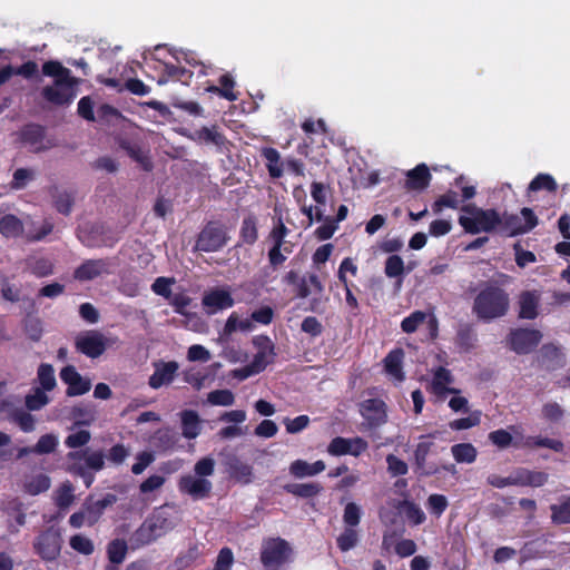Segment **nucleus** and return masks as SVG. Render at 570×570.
I'll use <instances>...</instances> for the list:
<instances>
[{
    "instance_id": "obj_1",
    "label": "nucleus",
    "mask_w": 570,
    "mask_h": 570,
    "mask_svg": "<svg viewBox=\"0 0 570 570\" xmlns=\"http://www.w3.org/2000/svg\"><path fill=\"white\" fill-rule=\"evenodd\" d=\"M42 73L55 79L53 85L42 88V98L55 106H69L77 96L79 79L58 60L46 61L42 65Z\"/></svg>"
},
{
    "instance_id": "obj_2",
    "label": "nucleus",
    "mask_w": 570,
    "mask_h": 570,
    "mask_svg": "<svg viewBox=\"0 0 570 570\" xmlns=\"http://www.w3.org/2000/svg\"><path fill=\"white\" fill-rule=\"evenodd\" d=\"M509 307V294L497 284L487 283L474 297L472 313L478 320L490 322L507 315Z\"/></svg>"
},
{
    "instance_id": "obj_3",
    "label": "nucleus",
    "mask_w": 570,
    "mask_h": 570,
    "mask_svg": "<svg viewBox=\"0 0 570 570\" xmlns=\"http://www.w3.org/2000/svg\"><path fill=\"white\" fill-rule=\"evenodd\" d=\"M67 471L82 479L86 488H90L95 481V472L105 469V454L101 450L92 451L89 448L70 451L66 455Z\"/></svg>"
},
{
    "instance_id": "obj_4",
    "label": "nucleus",
    "mask_w": 570,
    "mask_h": 570,
    "mask_svg": "<svg viewBox=\"0 0 570 570\" xmlns=\"http://www.w3.org/2000/svg\"><path fill=\"white\" fill-rule=\"evenodd\" d=\"M460 209L463 215L458 220L468 234L492 233L501 224V215L493 208L483 209L475 204H465Z\"/></svg>"
},
{
    "instance_id": "obj_5",
    "label": "nucleus",
    "mask_w": 570,
    "mask_h": 570,
    "mask_svg": "<svg viewBox=\"0 0 570 570\" xmlns=\"http://www.w3.org/2000/svg\"><path fill=\"white\" fill-rule=\"evenodd\" d=\"M173 529L171 521L161 513H154L146 518L144 522L129 537V547L131 550L148 546Z\"/></svg>"
},
{
    "instance_id": "obj_6",
    "label": "nucleus",
    "mask_w": 570,
    "mask_h": 570,
    "mask_svg": "<svg viewBox=\"0 0 570 570\" xmlns=\"http://www.w3.org/2000/svg\"><path fill=\"white\" fill-rule=\"evenodd\" d=\"M438 432L421 435L419 443L416 444L413 456L415 472L421 476H432L439 474L441 471L453 472L455 470L454 464L451 465H439L436 463H429L428 456L434 452L435 443L432 441Z\"/></svg>"
},
{
    "instance_id": "obj_7",
    "label": "nucleus",
    "mask_w": 570,
    "mask_h": 570,
    "mask_svg": "<svg viewBox=\"0 0 570 570\" xmlns=\"http://www.w3.org/2000/svg\"><path fill=\"white\" fill-rule=\"evenodd\" d=\"M229 236L226 227L217 220L205 224L195 242V250L214 253L220 250L228 243Z\"/></svg>"
},
{
    "instance_id": "obj_8",
    "label": "nucleus",
    "mask_w": 570,
    "mask_h": 570,
    "mask_svg": "<svg viewBox=\"0 0 570 570\" xmlns=\"http://www.w3.org/2000/svg\"><path fill=\"white\" fill-rule=\"evenodd\" d=\"M521 217L515 214L504 213L499 224L500 232L509 237L523 235L532 230L538 225V217L529 207L520 210Z\"/></svg>"
},
{
    "instance_id": "obj_9",
    "label": "nucleus",
    "mask_w": 570,
    "mask_h": 570,
    "mask_svg": "<svg viewBox=\"0 0 570 570\" xmlns=\"http://www.w3.org/2000/svg\"><path fill=\"white\" fill-rule=\"evenodd\" d=\"M358 412L364 420L361 425L363 430H376L387 422V405L382 399L363 400L358 404Z\"/></svg>"
},
{
    "instance_id": "obj_10",
    "label": "nucleus",
    "mask_w": 570,
    "mask_h": 570,
    "mask_svg": "<svg viewBox=\"0 0 570 570\" xmlns=\"http://www.w3.org/2000/svg\"><path fill=\"white\" fill-rule=\"evenodd\" d=\"M542 334L534 328H513L510 331L507 343L519 355L531 353L541 342Z\"/></svg>"
},
{
    "instance_id": "obj_11",
    "label": "nucleus",
    "mask_w": 570,
    "mask_h": 570,
    "mask_svg": "<svg viewBox=\"0 0 570 570\" xmlns=\"http://www.w3.org/2000/svg\"><path fill=\"white\" fill-rule=\"evenodd\" d=\"M291 553L292 549L286 540L272 538L263 544L261 561L266 568L279 567L288 560Z\"/></svg>"
},
{
    "instance_id": "obj_12",
    "label": "nucleus",
    "mask_w": 570,
    "mask_h": 570,
    "mask_svg": "<svg viewBox=\"0 0 570 570\" xmlns=\"http://www.w3.org/2000/svg\"><path fill=\"white\" fill-rule=\"evenodd\" d=\"M75 347L77 352L90 358H97L105 353L107 344L100 332L87 331L76 337Z\"/></svg>"
},
{
    "instance_id": "obj_13",
    "label": "nucleus",
    "mask_w": 570,
    "mask_h": 570,
    "mask_svg": "<svg viewBox=\"0 0 570 570\" xmlns=\"http://www.w3.org/2000/svg\"><path fill=\"white\" fill-rule=\"evenodd\" d=\"M61 542L60 532L49 528L37 537L35 550L43 560L52 561L60 554Z\"/></svg>"
},
{
    "instance_id": "obj_14",
    "label": "nucleus",
    "mask_w": 570,
    "mask_h": 570,
    "mask_svg": "<svg viewBox=\"0 0 570 570\" xmlns=\"http://www.w3.org/2000/svg\"><path fill=\"white\" fill-rule=\"evenodd\" d=\"M368 448L367 441H365L361 436H355L352 439H346L343 436H335L332 439L327 446L328 454L333 456H341V455H353V456H360L362 453H364Z\"/></svg>"
},
{
    "instance_id": "obj_15",
    "label": "nucleus",
    "mask_w": 570,
    "mask_h": 570,
    "mask_svg": "<svg viewBox=\"0 0 570 570\" xmlns=\"http://www.w3.org/2000/svg\"><path fill=\"white\" fill-rule=\"evenodd\" d=\"M112 263L109 258L86 259L73 272V277L80 282L92 281L102 275L111 274Z\"/></svg>"
},
{
    "instance_id": "obj_16",
    "label": "nucleus",
    "mask_w": 570,
    "mask_h": 570,
    "mask_svg": "<svg viewBox=\"0 0 570 570\" xmlns=\"http://www.w3.org/2000/svg\"><path fill=\"white\" fill-rule=\"evenodd\" d=\"M178 489L181 493L190 495L194 500H202L209 497L213 484L207 479L187 474L180 476Z\"/></svg>"
},
{
    "instance_id": "obj_17",
    "label": "nucleus",
    "mask_w": 570,
    "mask_h": 570,
    "mask_svg": "<svg viewBox=\"0 0 570 570\" xmlns=\"http://www.w3.org/2000/svg\"><path fill=\"white\" fill-rule=\"evenodd\" d=\"M253 345L257 348L252 363L263 372L268 364L273 363L275 353V345L269 336L256 335L253 337Z\"/></svg>"
},
{
    "instance_id": "obj_18",
    "label": "nucleus",
    "mask_w": 570,
    "mask_h": 570,
    "mask_svg": "<svg viewBox=\"0 0 570 570\" xmlns=\"http://www.w3.org/2000/svg\"><path fill=\"white\" fill-rule=\"evenodd\" d=\"M155 371L148 380L151 389L157 390L170 384L177 375L179 364L176 361H158L154 363Z\"/></svg>"
},
{
    "instance_id": "obj_19",
    "label": "nucleus",
    "mask_w": 570,
    "mask_h": 570,
    "mask_svg": "<svg viewBox=\"0 0 570 570\" xmlns=\"http://www.w3.org/2000/svg\"><path fill=\"white\" fill-rule=\"evenodd\" d=\"M117 502V495L114 493H107L99 500H94L92 495H89L83 502V509L87 512V525H95L105 510Z\"/></svg>"
},
{
    "instance_id": "obj_20",
    "label": "nucleus",
    "mask_w": 570,
    "mask_h": 570,
    "mask_svg": "<svg viewBox=\"0 0 570 570\" xmlns=\"http://www.w3.org/2000/svg\"><path fill=\"white\" fill-rule=\"evenodd\" d=\"M58 439L55 434L48 433L41 435L33 446H21L17 450V458L23 459L29 454H50L56 451Z\"/></svg>"
},
{
    "instance_id": "obj_21",
    "label": "nucleus",
    "mask_w": 570,
    "mask_h": 570,
    "mask_svg": "<svg viewBox=\"0 0 570 570\" xmlns=\"http://www.w3.org/2000/svg\"><path fill=\"white\" fill-rule=\"evenodd\" d=\"M432 175L425 164H419L406 173L405 188L407 190H424L430 186Z\"/></svg>"
},
{
    "instance_id": "obj_22",
    "label": "nucleus",
    "mask_w": 570,
    "mask_h": 570,
    "mask_svg": "<svg viewBox=\"0 0 570 570\" xmlns=\"http://www.w3.org/2000/svg\"><path fill=\"white\" fill-rule=\"evenodd\" d=\"M453 382V375L451 371L439 366L433 371V379L431 382V392L434 393L439 397H443L445 394H456L460 391L454 387H449V385Z\"/></svg>"
},
{
    "instance_id": "obj_23",
    "label": "nucleus",
    "mask_w": 570,
    "mask_h": 570,
    "mask_svg": "<svg viewBox=\"0 0 570 570\" xmlns=\"http://www.w3.org/2000/svg\"><path fill=\"white\" fill-rule=\"evenodd\" d=\"M227 472L232 479L242 483L249 484L253 481V466L237 456H232L226 462Z\"/></svg>"
},
{
    "instance_id": "obj_24",
    "label": "nucleus",
    "mask_w": 570,
    "mask_h": 570,
    "mask_svg": "<svg viewBox=\"0 0 570 570\" xmlns=\"http://www.w3.org/2000/svg\"><path fill=\"white\" fill-rule=\"evenodd\" d=\"M203 305L207 308L208 314H213L218 309L229 308L234 305V298L230 293L225 289H213L203 297Z\"/></svg>"
},
{
    "instance_id": "obj_25",
    "label": "nucleus",
    "mask_w": 570,
    "mask_h": 570,
    "mask_svg": "<svg viewBox=\"0 0 570 570\" xmlns=\"http://www.w3.org/2000/svg\"><path fill=\"white\" fill-rule=\"evenodd\" d=\"M478 334L474 326L470 323L461 324L456 331L455 346L464 353L473 351L478 346Z\"/></svg>"
},
{
    "instance_id": "obj_26",
    "label": "nucleus",
    "mask_w": 570,
    "mask_h": 570,
    "mask_svg": "<svg viewBox=\"0 0 570 570\" xmlns=\"http://www.w3.org/2000/svg\"><path fill=\"white\" fill-rule=\"evenodd\" d=\"M181 422V434L185 439H196L202 432V420L194 410H184L179 413Z\"/></svg>"
},
{
    "instance_id": "obj_27",
    "label": "nucleus",
    "mask_w": 570,
    "mask_h": 570,
    "mask_svg": "<svg viewBox=\"0 0 570 570\" xmlns=\"http://www.w3.org/2000/svg\"><path fill=\"white\" fill-rule=\"evenodd\" d=\"M403 348L396 347L390 351L383 361L385 372L399 382H403L405 380V374L403 372Z\"/></svg>"
},
{
    "instance_id": "obj_28",
    "label": "nucleus",
    "mask_w": 570,
    "mask_h": 570,
    "mask_svg": "<svg viewBox=\"0 0 570 570\" xmlns=\"http://www.w3.org/2000/svg\"><path fill=\"white\" fill-rule=\"evenodd\" d=\"M324 461L317 460L314 463H308L304 460H295L289 465V473L294 478L302 479L305 476H314L325 470Z\"/></svg>"
},
{
    "instance_id": "obj_29",
    "label": "nucleus",
    "mask_w": 570,
    "mask_h": 570,
    "mask_svg": "<svg viewBox=\"0 0 570 570\" xmlns=\"http://www.w3.org/2000/svg\"><path fill=\"white\" fill-rule=\"evenodd\" d=\"M45 127L38 124H27L19 131L21 142L35 148L36 151L42 149L40 146L45 138Z\"/></svg>"
},
{
    "instance_id": "obj_30",
    "label": "nucleus",
    "mask_w": 570,
    "mask_h": 570,
    "mask_svg": "<svg viewBox=\"0 0 570 570\" xmlns=\"http://www.w3.org/2000/svg\"><path fill=\"white\" fill-rule=\"evenodd\" d=\"M261 156L265 159V165L269 176L273 179H278L284 174V161L281 159L279 151L274 147H264L261 150Z\"/></svg>"
},
{
    "instance_id": "obj_31",
    "label": "nucleus",
    "mask_w": 570,
    "mask_h": 570,
    "mask_svg": "<svg viewBox=\"0 0 570 570\" xmlns=\"http://www.w3.org/2000/svg\"><path fill=\"white\" fill-rule=\"evenodd\" d=\"M283 489L286 493L302 499L315 498L323 491V487L318 482L287 483Z\"/></svg>"
},
{
    "instance_id": "obj_32",
    "label": "nucleus",
    "mask_w": 570,
    "mask_h": 570,
    "mask_svg": "<svg viewBox=\"0 0 570 570\" xmlns=\"http://www.w3.org/2000/svg\"><path fill=\"white\" fill-rule=\"evenodd\" d=\"M519 317L523 320H534L538 316L539 298L532 292H523L519 299Z\"/></svg>"
},
{
    "instance_id": "obj_33",
    "label": "nucleus",
    "mask_w": 570,
    "mask_h": 570,
    "mask_svg": "<svg viewBox=\"0 0 570 570\" xmlns=\"http://www.w3.org/2000/svg\"><path fill=\"white\" fill-rule=\"evenodd\" d=\"M258 239V228H257V218L255 215L250 214L244 217L240 229H239V240L245 245H254Z\"/></svg>"
},
{
    "instance_id": "obj_34",
    "label": "nucleus",
    "mask_w": 570,
    "mask_h": 570,
    "mask_svg": "<svg viewBox=\"0 0 570 570\" xmlns=\"http://www.w3.org/2000/svg\"><path fill=\"white\" fill-rule=\"evenodd\" d=\"M0 233L7 238L19 237L23 233V224L17 216L7 214L0 219Z\"/></svg>"
},
{
    "instance_id": "obj_35",
    "label": "nucleus",
    "mask_w": 570,
    "mask_h": 570,
    "mask_svg": "<svg viewBox=\"0 0 570 570\" xmlns=\"http://www.w3.org/2000/svg\"><path fill=\"white\" fill-rule=\"evenodd\" d=\"M522 448H547L551 449L554 452H562L564 450V444L560 440L542 438V436H528L521 443Z\"/></svg>"
},
{
    "instance_id": "obj_36",
    "label": "nucleus",
    "mask_w": 570,
    "mask_h": 570,
    "mask_svg": "<svg viewBox=\"0 0 570 570\" xmlns=\"http://www.w3.org/2000/svg\"><path fill=\"white\" fill-rule=\"evenodd\" d=\"M19 448L12 444L11 435L0 431V468L3 463L19 461L17 458V450Z\"/></svg>"
},
{
    "instance_id": "obj_37",
    "label": "nucleus",
    "mask_w": 570,
    "mask_h": 570,
    "mask_svg": "<svg viewBox=\"0 0 570 570\" xmlns=\"http://www.w3.org/2000/svg\"><path fill=\"white\" fill-rule=\"evenodd\" d=\"M128 544L124 539H114L107 546V556L110 563L117 566L124 562Z\"/></svg>"
},
{
    "instance_id": "obj_38",
    "label": "nucleus",
    "mask_w": 570,
    "mask_h": 570,
    "mask_svg": "<svg viewBox=\"0 0 570 570\" xmlns=\"http://www.w3.org/2000/svg\"><path fill=\"white\" fill-rule=\"evenodd\" d=\"M452 455L458 463H472L476 460V449L471 443H458L451 448Z\"/></svg>"
},
{
    "instance_id": "obj_39",
    "label": "nucleus",
    "mask_w": 570,
    "mask_h": 570,
    "mask_svg": "<svg viewBox=\"0 0 570 570\" xmlns=\"http://www.w3.org/2000/svg\"><path fill=\"white\" fill-rule=\"evenodd\" d=\"M337 548L342 552H347L358 543V532L355 528L345 527L343 532L336 539Z\"/></svg>"
},
{
    "instance_id": "obj_40",
    "label": "nucleus",
    "mask_w": 570,
    "mask_h": 570,
    "mask_svg": "<svg viewBox=\"0 0 570 570\" xmlns=\"http://www.w3.org/2000/svg\"><path fill=\"white\" fill-rule=\"evenodd\" d=\"M207 402L215 406H232L235 403V395L228 389L214 390L207 394Z\"/></svg>"
},
{
    "instance_id": "obj_41",
    "label": "nucleus",
    "mask_w": 570,
    "mask_h": 570,
    "mask_svg": "<svg viewBox=\"0 0 570 570\" xmlns=\"http://www.w3.org/2000/svg\"><path fill=\"white\" fill-rule=\"evenodd\" d=\"M38 381L41 390L51 391L56 386L55 370L51 364L41 363L38 367Z\"/></svg>"
},
{
    "instance_id": "obj_42",
    "label": "nucleus",
    "mask_w": 570,
    "mask_h": 570,
    "mask_svg": "<svg viewBox=\"0 0 570 570\" xmlns=\"http://www.w3.org/2000/svg\"><path fill=\"white\" fill-rule=\"evenodd\" d=\"M55 208L62 215H69L72 210V206L75 203L73 195L69 191H58L56 188V194L52 195Z\"/></svg>"
},
{
    "instance_id": "obj_43",
    "label": "nucleus",
    "mask_w": 570,
    "mask_h": 570,
    "mask_svg": "<svg viewBox=\"0 0 570 570\" xmlns=\"http://www.w3.org/2000/svg\"><path fill=\"white\" fill-rule=\"evenodd\" d=\"M551 520L554 524H570V498L560 504H552Z\"/></svg>"
},
{
    "instance_id": "obj_44",
    "label": "nucleus",
    "mask_w": 570,
    "mask_h": 570,
    "mask_svg": "<svg viewBox=\"0 0 570 570\" xmlns=\"http://www.w3.org/2000/svg\"><path fill=\"white\" fill-rule=\"evenodd\" d=\"M50 478L46 474H37L24 484L26 492L30 495H38L50 488Z\"/></svg>"
},
{
    "instance_id": "obj_45",
    "label": "nucleus",
    "mask_w": 570,
    "mask_h": 570,
    "mask_svg": "<svg viewBox=\"0 0 570 570\" xmlns=\"http://www.w3.org/2000/svg\"><path fill=\"white\" fill-rule=\"evenodd\" d=\"M558 185L554 178L549 174H538L529 184V191H539V190H548L556 191Z\"/></svg>"
},
{
    "instance_id": "obj_46",
    "label": "nucleus",
    "mask_w": 570,
    "mask_h": 570,
    "mask_svg": "<svg viewBox=\"0 0 570 570\" xmlns=\"http://www.w3.org/2000/svg\"><path fill=\"white\" fill-rule=\"evenodd\" d=\"M288 234L289 229L286 227L283 219L278 217L269 232L268 239L272 242V246L283 247Z\"/></svg>"
},
{
    "instance_id": "obj_47",
    "label": "nucleus",
    "mask_w": 570,
    "mask_h": 570,
    "mask_svg": "<svg viewBox=\"0 0 570 570\" xmlns=\"http://www.w3.org/2000/svg\"><path fill=\"white\" fill-rule=\"evenodd\" d=\"M489 440L492 442V444L497 445L499 449H507L511 444L514 446H521L520 443L514 442L511 433L504 429L494 430L489 433Z\"/></svg>"
},
{
    "instance_id": "obj_48",
    "label": "nucleus",
    "mask_w": 570,
    "mask_h": 570,
    "mask_svg": "<svg viewBox=\"0 0 570 570\" xmlns=\"http://www.w3.org/2000/svg\"><path fill=\"white\" fill-rule=\"evenodd\" d=\"M459 206L458 193L454 190H448L441 195L432 205V209L435 214L440 213L444 207L456 209Z\"/></svg>"
},
{
    "instance_id": "obj_49",
    "label": "nucleus",
    "mask_w": 570,
    "mask_h": 570,
    "mask_svg": "<svg viewBox=\"0 0 570 570\" xmlns=\"http://www.w3.org/2000/svg\"><path fill=\"white\" fill-rule=\"evenodd\" d=\"M384 273L389 278L401 277L404 273V262L399 255H391L385 261Z\"/></svg>"
},
{
    "instance_id": "obj_50",
    "label": "nucleus",
    "mask_w": 570,
    "mask_h": 570,
    "mask_svg": "<svg viewBox=\"0 0 570 570\" xmlns=\"http://www.w3.org/2000/svg\"><path fill=\"white\" fill-rule=\"evenodd\" d=\"M183 380L191 385L194 390L200 391L207 380V374L195 367H189L183 372Z\"/></svg>"
},
{
    "instance_id": "obj_51",
    "label": "nucleus",
    "mask_w": 570,
    "mask_h": 570,
    "mask_svg": "<svg viewBox=\"0 0 570 570\" xmlns=\"http://www.w3.org/2000/svg\"><path fill=\"white\" fill-rule=\"evenodd\" d=\"M426 505L431 514L440 518L448 509L449 502L445 495L434 493L428 498Z\"/></svg>"
},
{
    "instance_id": "obj_52",
    "label": "nucleus",
    "mask_w": 570,
    "mask_h": 570,
    "mask_svg": "<svg viewBox=\"0 0 570 570\" xmlns=\"http://www.w3.org/2000/svg\"><path fill=\"white\" fill-rule=\"evenodd\" d=\"M362 518L361 508L355 502H348L343 512V522L345 527L356 528Z\"/></svg>"
},
{
    "instance_id": "obj_53",
    "label": "nucleus",
    "mask_w": 570,
    "mask_h": 570,
    "mask_svg": "<svg viewBox=\"0 0 570 570\" xmlns=\"http://www.w3.org/2000/svg\"><path fill=\"white\" fill-rule=\"evenodd\" d=\"M168 303L173 306L174 312L188 316L187 307L191 304V297L185 294L184 292L171 294L168 298Z\"/></svg>"
},
{
    "instance_id": "obj_54",
    "label": "nucleus",
    "mask_w": 570,
    "mask_h": 570,
    "mask_svg": "<svg viewBox=\"0 0 570 570\" xmlns=\"http://www.w3.org/2000/svg\"><path fill=\"white\" fill-rule=\"evenodd\" d=\"M69 544L75 551L83 556H89L95 550L94 542L82 534L72 535L69 540Z\"/></svg>"
},
{
    "instance_id": "obj_55",
    "label": "nucleus",
    "mask_w": 570,
    "mask_h": 570,
    "mask_svg": "<svg viewBox=\"0 0 570 570\" xmlns=\"http://www.w3.org/2000/svg\"><path fill=\"white\" fill-rule=\"evenodd\" d=\"M481 422V413L479 411H474L466 417H461L453 420L449 423V426L453 431L468 430L473 426L479 425Z\"/></svg>"
},
{
    "instance_id": "obj_56",
    "label": "nucleus",
    "mask_w": 570,
    "mask_h": 570,
    "mask_svg": "<svg viewBox=\"0 0 570 570\" xmlns=\"http://www.w3.org/2000/svg\"><path fill=\"white\" fill-rule=\"evenodd\" d=\"M29 267L31 274L38 278L53 274V263L49 258H37L29 265Z\"/></svg>"
},
{
    "instance_id": "obj_57",
    "label": "nucleus",
    "mask_w": 570,
    "mask_h": 570,
    "mask_svg": "<svg viewBox=\"0 0 570 570\" xmlns=\"http://www.w3.org/2000/svg\"><path fill=\"white\" fill-rule=\"evenodd\" d=\"M425 318L426 314L424 312L415 311L401 322V328L404 333H414Z\"/></svg>"
},
{
    "instance_id": "obj_58",
    "label": "nucleus",
    "mask_w": 570,
    "mask_h": 570,
    "mask_svg": "<svg viewBox=\"0 0 570 570\" xmlns=\"http://www.w3.org/2000/svg\"><path fill=\"white\" fill-rule=\"evenodd\" d=\"M90 440L91 433L88 430H79L65 439V445L69 449H79L86 446Z\"/></svg>"
},
{
    "instance_id": "obj_59",
    "label": "nucleus",
    "mask_w": 570,
    "mask_h": 570,
    "mask_svg": "<svg viewBox=\"0 0 570 570\" xmlns=\"http://www.w3.org/2000/svg\"><path fill=\"white\" fill-rule=\"evenodd\" d=\"M122 148L126 149L128 156L134 159L135 161L139 163L144 170L149 171L153 169V164L150 159L144 155L142 150L138 146L130 145L129 142L126 145H122Z\"/></svg>"
},
{
    "instance_id": "obj_60",
    "label": "nucleus",
    "mask_w": 570,
    "mask_h": 570,
    "mask_svg": "<svg viewBox=\"0 0 570 570\" xmlns=\"http://www.w3.org/2000/svg\"><path fill=\"white\" fill-rule=\"evenodd\" d=\"M513 252H514L515 264L520 268H524L528 264H532V263L537 262L535 254L530 250L523 249L520 242H517L513 245Z\"/></svg>"
},
{
    "instance_id": "obj_61",
    "label": "nucleus",
    "mask_w": 570,
    "mask_h": 570,
    "mask_svg": "<svg viewBox=\"0 0 570 570\" xmlns=\"http://www.w3.org/2000/svg\"><path fill=\"white\" fill-rule=\"evenodd\" d=\"M218 82L219 88L228 94L227 97H223L224 99L228 101H236L238 99L239 94L235 91L236 82L234 77L229 72L223 73L218 78Z\"/></svg>"
},
{
    "instance_id": "obj_62",
    "label": "nucleus",
    "mask_w": 570,
    "mask_h": 570,
    "mask_svg": "<svg viewBox=\"0 0 570 570\" xmlns=\"http://www.w3.org/2000/svg\"><path fill=\"white\" fill-rule=\"evenodd\" d=\"M387 472L392 476L405 475L409 472V466L405 461L394 454L386 455Z\"/></svg>"
},
{
    "instance_id": "obj_63",
    "label": "nucleus",
    "mask_w": 570,
    "mask_h": 570,
    "mask_svg": "<svg viewBox=\"0 0 570 570\" xmlns=\"http://www.w3.org/2000/svg\"><path fill=\"white\" fill-rule=\"evenodd\" d=\"M73 488L70 483L62 484L56 497V505L63 510L67 509L73 502Z\"/></svg>"
},
{
    "instance_id": "obj_64",
    "label": "nucleus",
    "mask_w": 570,
    "mask_h": 570,
    "mask_svg": "<svg viewBox=\"0 0 570 570\" xmlns=\"http://www.w3.org/2000/svg\"><path fill=\"white\" fill-rule=\"evenodd\" d=\"M155 440L158 446L167 450L176 445L178 438L170 429H161L156 432Z\"/></svg>"
}]
</instances>
